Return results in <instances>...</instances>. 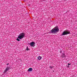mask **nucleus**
<instances>
[{
  "instance_id": "f257e3e1",
  "label": "nucleus",
  "mask_w": 77,
  "mask_h": 77,
  "mask_svg": "<svg viewBox=\"0 0 77 77\" xmlns=\"http://www.w3.org/2000/svg\"><path fill=\"white\" fill-rule=\"evenodd\" d=\"M59 28H58V27H55L52 29V30H51V32L50 33L55 34V33H56L57 32H59Z\"/></svg>"
},
{
  "instance_id": "f03ea898",
  "label": "nucleus",
  "mask_w": 77,
  "mask_h": 77,
  "mask_svg": "<svg viewBox=\"0 0 77 77\" xmlns=\"http://www.w3.org/2000/svg\"><path fill=\"white\" fill-rule=\"evenodd\" d=\"M69 34H70V31H69V30L66 29V30L63 31L62 35V36H65V35H66Z\"/></svg>"
},
{
  "instance_id": "7ed1b4c3",
  "label": "nucleus",
  "mask_w": 77,
  "mask_h": 77,
  "mask_svg": "<svg viewBox=\"0 0 77 77\" xmlns=\"http://www.w3.org/2000/svg\"><path fill=\"white\" fill-rule=\"evenodd\" d=\"M24 36H25V33L24 32H22L19 35L18 38L19 39H22L24 37Z\"/></svg>"
},
{
  "instance_id": "20e7f679",
  "label": "nucleus",
  "mask_w": 77,
  "mask_h": 77,
  "mask_svg": "<svg viewBox=\"0 0 77 77\" xmlns=\"http://www.w3.org/2000/svg\"><path fill=\"white\" fill-rule=\"evenodd\" d=\"M29 45H30V46L31 47H34V46H35V43L34 42H30L29 44Z\"/></svg>"
},
{
  "instance_id": "39448f33",
  "label": "nucleus",
  "mask_w": 77,
  "mask_h": 77,
  "mask_svg": "<svg viewBox=\"0 0 77 77\" xmlns=\"http://www.w3.org/2000/svg\"><path fill=\"white\" fill-rule=\"evenodd\" d=\"M9 69H10V67H7L5 70L4 71V73H6L8 70H9Z\"/></svg>"
},
{
  "instance_id": "423d86ee",
  "label": "nucleus",
  "mask_w": 77,
  "mask_h": 77,
  "mask_svg": "<svg viewBox=\"0 0 77 77\" xmlns=\"http://www.w3.org/2000/svg\"><path fill=\"white\" fill-rule=\"evenodd\" d=\"M32 70H33V69H32V68H29L28 70H27V71L28 72H31V71H32Z\"/></svg>"
},
{
  "instance_id": "0eeeda50",
  "label": "nucleus",
  "mask_w": 77,
  "mask_h": 77,
  "mask_svg": "<svg viewBox=\"0 0 77 77\" xmlns=\"http://www.w3.org/2000/svg\"><path fill=\"white\" fill-rule=\"evenodd\" d=\"M37 59H38V60H40L42 59V57L40 56H39L38 57Z\"/></svg>"
},
{
  "instance_id": "6e6552de",
  "label": "nucleus",
  "mask_w": 77,
  "mask_h": 77,
  "mask_svg": "<svg viewBox=\"0 0 77 77\" xmlns=\"http://www.w3.org/2000/svg\"><path fill=\"white\" fill-rule=\"evenodd\" d=\"M66 56H65V54H64L63 53V54L61 56V57H66Z\"/></svg>"
},
{
  "instance_id": "1a4fd4ad",
  "label": "nucleus",
  "mask_w": 77,
  "mask_h": 77,
  "mask_svg": "<svg viewBox=\"0 0 77 77\" xmlns=\"http://www.w3.org/2000/svg\"><path fill=\"white\" fill-rule=\"evenodd\" d=\"M29 49L28 48V47L27 46L26 48V51H29Z\"/></svg>"
},
{
  "instance_id": "9d476101",
  "label": "nucleus",
  "mask_w": 77,
  "mask_h": 77,
  "mask_svg": "<svg viewBox=\"0 0 77 77\" xmlns=\"http://www.w3.org/2000/svg\"><path fill=\"white\" fill-rule=\"evenodd\" d=\"M51 69H53V67L52 66H50V67H49Z\"/></svg>"
},
{
  "instance_id": "9b49d317",
  "label": "nucleus",
  "mask_w": 77,
  "mask_h": 77,
  "mask_svg": "<svg viewBox=\"0 0 77 77\" xmlns=\"http://www.w3.org/2000/svg\"><path fill=\"white\" fill-rule=\"evenodd\" d=\"M17 41H20V39H19L18 38H17Z\"/></svg>"
},
{
  "instance_id": "f8f14e48",
  "label": "nucleus",
  "mask_w": 77,
  "mask_h": 77,
  "mask_svg": "<svg viewBox=\"0 0 77 77\" xmlns=\"http://www.w3.org/2000/svg\"><path fill=\"white\" fill-rule=\"evenodd\" d=\"M68 66H69V65H71V64H69V63H68Z\"/></svg>"
},
{
  "instance_id": "ddd939ff",
  "label": "nucleus",
  "mask_w": 77,
  "mask_h": 77,
  "mask_svg": "<svg viewBox=\"0 0 77 77\" xmlns=\"http://www.w3.org/2000/svg\"><path fill=\"white\" fill-rule=\"evenodd\" d=\"M69 66H67V68H69Z\"/></svg>"
},
{
  "instance_id": "4468645a",
  "label": "nucleus",
  "mask_w": 77,
  "mask_h": 77,
  "mask_svg": "<svg viewBox=\"0 0 77 77\" xmlns=\"http://www.w3.org/2000/svg\"><path fill=\"white\" fill-rule=\"evenodd\" d=\"M9 65V63H7V65Z\"/></svg>"
},
{
  "instance_id": "2eb2a0df",
  "label": "nucleus",
  "mask_w": 77,
  "mask_h": 77,
  "mask_svg": "<svg viewBox=\"0 0 77 77\" xmlns=\"http://www.w3.org/2000/svg\"><path fill=\"white\" fill-rule=\"evenodd\" d=\"M60 53H62V51H60Z\"/></svg>"
},
{
  "instance_id": "dca6fc26",
  "label": "nucleus",
  "mask_w": 77,
  "mask_h": 77,
  "mask_svg": "<svg viewBox=\"0 0 77 77\" xmlns=\"http://www.w3.org/2000/svg\"><path fill=\"white\" fill-rule=\"evenodd\" d=\"M46 0H43V1H45Z\"/></svg>"
}]
</instances>
